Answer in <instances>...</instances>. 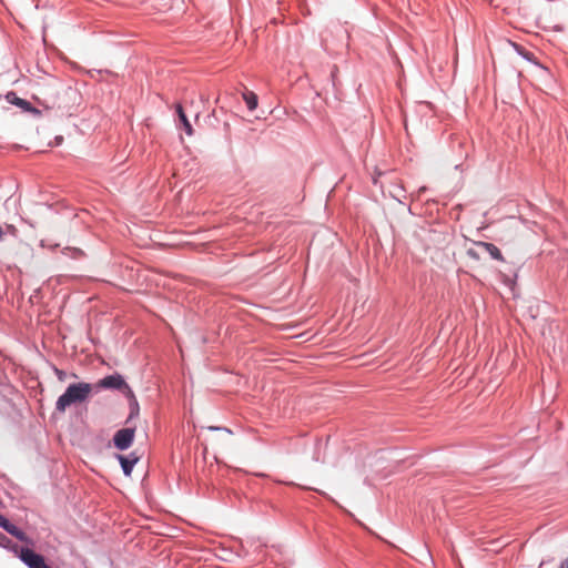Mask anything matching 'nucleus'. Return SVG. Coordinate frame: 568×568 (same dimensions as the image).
<instances>
[{
	"label": "nucleus",
	"instance_id": "obj_17",
	"mask_svg": "<svg viewBox=\"0 0 568 568\" xmlns=\"http://www.w3.org/2000/svg\"><path fill=\"white\" fill-rule=\"evenodd\" d=\"M55 375L59 381L63 382L65 379V373L59 368H54Z\"/></svg>",
	"mask_w": 568,
	"mask_h": 568
},
{
	"label": "nucleus",
	"instance_id": "obj_21",
	"mask_svg": "<svg viewBox=\"0 0 568 568\" xmlns=\"http://www.w3.org/2000/svg\"><path fill=\"white\" fill-rule=\"evenodd\" d=\"M61 140H62L61 138H57L55 142H57V143H60V142H61Z\"/></svg>",
	"mask_w": 568,
	"mask_h": 568
},
{
	"label": "nucleus",
	"instance_id": "obj_7",
	"mask_svg": "<svg viewBox=\"0 0 568 568\" xmlns=\"http://www.w3.org/2000/svg\"><path fill=\"white\" fill-rule=\"evenodd\" d=\"M118 459L121 464V467L123 469V473L126 475V476H130L131 473H132V469H133V466L136 464V462L139 460V457L134 456V454H132L131 456L126 457V456H123V455H119L118 456Z\"/></svg>",
	"mask_w": 568,
	"mask_h": 568
},
{
	"label": "nucleus",
	"instance_id": "obj_4",
	"mask_svg": "<svg viewBox=\"0 0 568 568\" xmlns=\"http://www.w3.org/2000/svg\"><path fill=\"white\" fill-rule=\"evenodd\" d=\"M134 434L135 429L132 427H126L118 430L113 437L114 446L120 450L128 449L133 443Z\"/></svg>",
	"mask_w": 568,
	"mask_h": 568
},
{
	"label": "nucleus",
	"instance_id": "obj_6",
	"mask_svg": "<svg viewBox=\"0 0 568 568\" xmlns=\"http://www.w3.org/2000/svg\"><path fill=\"white\" fill-rule=\"evenodd\" d=\"M475 245L483 252L488 253L494 260L504 261V257L496 245L487 242H475Z\"/></svg>",
	"mask_w": 568,
	"mask_h": 568
},
{
	"label": "nucleus",
	"instance_id": "obj_13",
	"mask_svg": "<svg viewBox=\"0 0 568 568\" xmlns=\"http://www.w3.org/2000/svg\"><path fill=\"white\" fill-rule=\"evenodd\" d=\"M129 399H130L131 413H130V417H129L128 422L132 417H134L139 414V404L136 403V406H135L133 398H129Z\"/></svg>",
	"mask_w": 568,
	"mask_h": 568
},
{
	"label": "nucleus",
	"instance_id": "obj_1",
	"mask_svg": "<svg viewBox=\"0 0 568 568\" xmlns=\"http://www.w3.org/2000/svg\"><path fill=\"white\" fill-rule=\"evenodd\" d=\"M91 390L92 387L88 383L69 385L67 390L58 398L55 409L59 413H64L71 405L84 402L89 397Z\"/></svg>",
	"mask_w": 568,
	"mask_h": 568
},
{
	"label": "nucleus",
	"instance_id": "obj_8",
	"mask_svg": "<svg viewBox=\"0 0 568 568\" xmlns=\"http://www.w3.org/2000/svg\"><path fill=\"white\" fill-rule=\"evenodd\" d=\"M7 100L10 103L20 106L24 111L38 113V110L32 108L31 104L28 101L17 97L16 93H13V92H10V93L7 94Z\"/></svg>",
	"mask_w": 568,
	"mask_h": 568
},
{
	"label": "nucleus",
	"instance_id": "obj_2",
	"mask_svg": "<svg viewBox=\"0 0 568 568\" xmlns=\"http://www.w3.org/2000/svg\"><path fill=\"white\" fill-rule=\"evenodd\" d=\"M100 388H114L121 390L126 397L133 398L134 404L136 405V398L130 388V386L125 383L121 375H110L102 379H100L97 384Z\"/></svg>",
	"mask_w": 568,
	"mask_h": 568
},
{
	"label": "nucleus",
	"instance_id": "obj_11",
	"mask_svg": "<svg viewBox=\"0 0 568 568\" xmlns=\"http://www.w3.org/2000/svg\"><path fill=\"white\" fill-rule=\"evenodd\" d=\"M1 528H3L7 532H9L12 536L17 535L19 531V528L11 524L8 519H6L4 523H2Z\"/></svg>",
	"mask_w": 568,
	"mask_h": 568
},
{
	"label": "nucleus",
	"instance_id": "obj_14",
	"mask_svg": "<svg viewBox=\"0 0 568 568\" xmlns=\"http://www.w3.org/2000/svg\"><path fill=\"white\" fill-rule=\"evenodd\" d=\"M9 544H10V539L6 535L0 532V546L1 547H8Z\"/></svg>",
	"mask_w": 568,
	"mask_h": 568
},
{
	"label": "nucleus",
	"instance_id": "obj_9",
	"mask_svg": "<svg viewBox=\"0 0 568 568\" xmlns=\"http://www.w3.org/2000/svg\"><path fill=\"white\" fill-rule=\"evenodd\" d=\"M243 99L247 105L250 111H253L257 106V95L252 91H245L243 93Z\"/></svg>",
	"mask_w": 568,
	"mask_h": 568
},
{
	"label": "nucleus",
	"instance_id": "obj_18",
	"mask_svg": "<svg viewBox=\"0 0 568 568\" xmlns=\"http://www.w3.org/2000/svg\"><path fill=\"white\" fill-rule=\"evenodd\" d=\"M559 568H568V557L562 561Z\"/></svg>",
	"mask_w": 568,
	"mask_h": 568
},
{
	"label": "nucleus",
	"instance_id": "obj_19",
	"mask_svg": "<svg viewBox=\"0 0 568 568\" xmlns=\"http://www.w3.org/2000/svg\"><path fill=\"white\" fill-rule=\"evenodd\" d=\"M6 234V231L2 229V226L0 225V241L3 240V236Z\"/></svg>",
	"mask_w": 568,
	"mask_h": 568
},
{
	"label": "nucleus",
	"instance_id": "obj_5",
	"mask_svg": "<svg viewBox=\"0 0 568 568\" xmlns=\"http://www.w3.org/2000/svg\"><path fill=\"white\" fill-rule=\"evenodd\" d=\"M175 112L178 115L176 126L179 129H183L187 138L193 136V128L184 112L183 106L180 103L175 105Z\"/></svg>",
	"mask_w": 568,
	"mask_h": 568
},
{
	"label": "nucleus",
	"instance_id": "obj_15",
	"mask_svg": "<svg viewBox=\"0 0 568 568\" xmlns=\"http://www.w3.org/2000/svg\"><path fill=\"white\" fill-rule=\"evenodd\" d=\"M6 231H7L8 233H10L11 235H13V236H16V235H17V233H18L17 227H16L14 225H12V224H8V225H6Z\"/></svg>",
	"mask_w": 568,
	"mask_h": 568
},
{
	"label": "nucleus",
	"instance_id": "obj_12",
	"mask_svg": "<svg viewBox=\"0 0 568 568\" xmlns=\"http://www.w3.org/2000/svg\"><path fill=\"white\" fill-rule=\"evenodd\" d=\"M480 252L483 251L474 244V247H469L467 250V255L471 258L478 260L480 257Z\"/></svg>",
	"mask_w": 568,
	"mask_h": 568
},
{
	"label": "nucleus",
	"instance_id": "obj_10",
	"mask_svg": "<svg viewBox=\"0 0 568 568\" xmlns=\"http://www.w3.org/2000/svg\"><path fill=\"white\" fill-rule=\"evenodd\" d=\"M510 44L514 47V49H515V50H516V51H517L521 57H524V58H525V59H527L528 61H531V62H534V63L538 64V63H537V61H536V59H535V55H534L531 52L527 51V50H526V49H524L521 45H519V44H517V43H515V42H511Z\"/></svg>",
	"mask_w": 568,
	"mask_h": 568
},
{
	"label": "nucleus",
	"instance_id": "obj_20",
	"mask_svg": "<svg viewBox=\"0 0 568 568\" xmlns=\"http://www.w3.org/2000/svg\"><path fill=\"white\" fill-rule=\"evenodd\" d=\"M7 518H4L2 515H0V527L2 526V523H4Z\"/></svg>",
	"mask_w": 568,
	"mask_h": 568
},
{
	"label": "nucleus",
	"instance_id": "obj_3",
	"mask_svg": "<svg viewBox=\"0 0 568 568\" xmlns=\"http://www.w3.org/2000/svg\"><path fill=\"white\" fill-rule=\"evenodd\" d=\"M18 556L29 568H51L41 555L29 548H21Z\"/></svg>",
	"mask_w": 568,
	"mask_h": 568
},
{
	"label": "nucleus",
	"instance_id": "obj_16",
	"mask_svg": "<svg viewBox=\"0 0 568 568\" xmlns=\"http://www.w3.org/2000/svg\"><path fill=\"white\" fill-rule=\"evenodd\" d=\"M14 537L18 538L21 541H26V542L29 541L27 535L22 530H20V529H19L18 534L14 535Z\"/></svg>",
	"mask_w": 568,
	"mask_h": 568
}]
</instances>
